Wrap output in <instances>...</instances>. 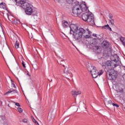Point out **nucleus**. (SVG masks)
Returning <instances> with one entry per match:
<instances>
[{
	"label": "nucleus",
	"instance_id": "f257e3e1",
	"mask_svg": "<svg viewBox=\"0 0 125 125\" xmlns=\"http://www.w3.org/2000/svg\"><path fill=\"white\" fill-rule=\"evenodd\" d=\"M19 3V6L25 9V13L27 15H32V16H37L38 15V11L33 9V5L27 2L26 0H12Z\"/></svg>",
	"mask_w": 125,
	"mask_h": 125
},
{
	"label": "nucleus",
	"instance_id": "f03ea898",
	"mask_svg": "<svg viewBox=\"0 0 125 125\" xmlns=\"http://www.w3.org/2000/svg\"><path fill=\"white\" fill-rule=\"evenodd\" d=\"M82 18L85 22H87L90 25H95L93 15L90 14L87 12L83 13L82 15Z\"/></svg>",
	"mask_w": 125,
	"mask_h": 125
},
{
	"label": "nucleus",
	"instance_id": "7ed1b4c3",
	"mask_svg": "<svg viewBox=\"0 0 125 125\" xmlns=\"http://www.w3.org/2000/svg\"><path fill=\"white\" fill-rule=\"evenodd\" d=\"M72 13L73 16H79V17H81L82 10L80 8V2L78 1L75 2V5L72 9Z\"/></svg>",
	"mask_w": 125,
	"mask_h": 125
},
{
	"label": "nucleus",
	"instance_id": "20e7f679",
	"mask_svg": "<svg viewBox=\"0 0 125 125\" xmlns=\"http://www.w3.org/2000/svg\"><path fill=\"white\" fill-rule=\"evenodd\" d=\"M110 60L113 62H115L116 64H114V68H116L117 66H120L122 62H121V59L117 54L111 55L110 56Z\"/></svg>",
	"mask_w": 125,
	"mask_h": 125
},
{
	"label": "nucleus",
	"instance_id": "39448f33",
	"mask_svg": "<svg viewBox=\"0 0 125 125\" xmlns=\"http://www.w3.org/2000/svg\"><path fill=\"white\" fill-rule=\"evenodd\" d=\"M82 32H83V28H80L76 32L72 33V35H73L74 39H75V40L76 41L81 40V38H83Z\"/></svg>",
	"mask_w": 125,
	"mask_h": 125
},
{
	"label": "nucleus",
	"instance_id": "423d86ee",
	"mask_svg": "<svg viewBox=\"0 0 125 125\" xmlns=\"http://www.w3.org/2000/svg\"><path fill=\"white\" fill-rule=\"evenodd\" d=\"M108 73V76H107V79H108V80L115 81L116 79H117V77H118L117 71L114 70V69H111Z\"/></svg>",
	"mask_w": 125,
	"mask_h": 125
},
{
	"label": "nucleus",
	"instance_id": "0eeeda50",
	"mask_svg": "<svg viewBox=\"0 0 125 125\" xmlns=\"http://www.w3.org/2000/svg\"><path fill=\"white\" fill-rule=\"evenodd\" d=\"M90 69H89V68H88V71H90L92 75V77L94 79H96V78L98 77V70L96 69V67L92 66H91Z\"/></svg>",
	"mask_w": 125,
	"mask_h": 125
},
{
	"label": "nucleus",
	"instance_id": "6e6552de",
	"mask_svg": "<svg viewBox=\"0 0 125 125\" xmlns=\"http://www.w3.org/2000/svg\"><path fill=\"white\" fill-rule=\"evenodd\" d=\"M83 31L82 32V36H83L85 39H89L91 37V32L89 31V29L87 28L85 30L83 28Z\"/></svg>",
	"mask_w": 125,
	"mask_h": 125
},
{
	"label": "nucleus",
	"instance_id": "1a4fd4ad",
	"mask_svg": "<svg viewBox=\"0 0 125 125\" xmlns=\"http://www.w3.org/2000/svg\"><path fill=\"white\" fill-rule=\"evenodd\" d=\"M69 28L70 29V34H74V33H76L79 31V29L78 27V25L76 24H71L69 26Z\"/></svg>",
	"mask_w": 125,
	"mask_h": 125
},
{
	"label": "nucleus",
	"instance_id": "9d476101",
	"mask_svg": "<svg viewBox=\"0 0 125 125\" xmlns=\"http://www.w3.org/2000/svg\"><path fill=\"white\" fill-rule=\"evenodd\" d=\"M80 8L81 10V12H84L88 9V7H87L86 4H85V2H84V3L80 4Z\"/></svg>",
	"mask_w": 125,
	"mask_h": 125
},
{
	"label": "nucleus",
	"instance_id": "9b49d317",
	"mask_svg": "<svg viewBox=\"0 0 125 125\" xmlns=\"http://www.w3.org/2000/svg\"><path fill=\"white\" fill-rule=\"evenodd\" d=\"M111 66H112V62H111L110 61H108L107 62H105L104 65H103V67L104 69H109V67H111Z\"/></svg>",
	"mask_w": 125,
	"mask_h": 125
},
{
	"label": "nucleus",
	"instance_id": "f8f14e48",
	"mask_svg": "<svg viewBox=\"0 0 125 125\" xmlns=\"http://www.w3.org/2000/svg\"><path fill=\"white\" fill-rule=\"evenodd\" d=\"M110 43L107 41H104L102 43V46L103 48H108Z\"/></svg>",
	"mask_w": 125,
	"mask_h": 125
},
{
	"label": "nucleus",
	"instance_id": "ddd939ff",
	"mask_svg": "<svg viewBox=\"0 0 125 125\" xmlns=\"http://www.w3.org/2000/svg\"><path fill=\"white\" fill-rule=\"evenodd\" d=\"M93 50L98 53L101 52V47L99 46H95L93 47Z\"/></svg>",
	"mask_w": 125,
	"mask_h": 125
},
{
	"label": "nucleus",
	"instance_id": "4468645a",
	"mask_svg": "<svg viewBox=\"0 0 125 125\" xmlns=\"http://www.w3.org/2000/svg\"><path fill=\"white\" fill-rule=\"evenodd\" d=\"M80 94H82V92L80 91H72V95H74V96H77Z\"/></svg>",
	"mask_w": 125,
	"mask_h": 125
},
{
	"label": "nucleus",
	"instance_id": "2eb2a0df",
	"mask_svg": "<svg viewBox=\"0 0 125 125\" xmlns=\"http://www.w3.org/2000/svg\"><path fill=\"white\" fill-rule=\"evenodd\" d=\"M58 1L59 4H61V6L62 7H64L66 6V2H64V0H58Z\"/></svg>",
	"mask_w": 125,
	"mask_h": 125
},
{
	"label": "nucleus",
	"instance_id": "dca6fc26",
	"mask_svg": "<svg viewBox=\"0 0 125 125\" xmlns=\"http://www.w3.org/2000/svg\"><path fill=\"white\" fill-rule=\"evenodd\" d=\"M0 8H3L5 10H7V7H6V4L5 3H0Z\"/></svg>",
	"mask_w": 125,
	"mask_h": 125
},
{
	"label": "nucleus",
	"instance_id": "f3484780",
	"mask_svg": "<svg viewBox=\"0 0 125 125\" xmlns=\"http://www.w3.org/2000/svg\"><path fill=\"white\" fill-rule=\"evenodd\" d=\"M64 73L66 75H69L70 77H72V74L70 73V71H69V70H66V69H65L64 70Z\"/></svg>",
	"mask_w": 125,
	"mask_h": 125
},
{
	"label": "nucleus",
	"instance_id": "a211bd4d",
	"mask_svg": "<svg viewBox=\"0 0 125 125\" xmlns=\"http://www.w3.org/2000/svg\"><path fill=\"white\" fill-rule=\"evenodd\" d=\"M13 24H15L16 25V24H20V21L17 20V19H15L14 20H13V21H12Z\"/></svg>",
	"mask_w": 125,
	"mask_h": 125
},
{
	"label": "nucleus",
	"instance_id": "6ab92c4d",
	"mask_svg": "<svg viewBox=\"0 0 125 125\" xmlns=\"http://www.w3.org/2000/svg\"><path fill=\"white\" fill-rule=\"evenodd\" d=\"M11 92H13L14 93H16L17 92V90H9V91L6 93V94L11 93Z\"/></svg>",
	"mask_w": 125,
	"mask_h": 125
},
{
	"label": "nucleus",
	"instance_id": "aec40b11",
	"mask_svg": "<svg viewBox=\"0 0 125 125\" xmlns=\"http://www.w3.org/2000/svg\"><path fill=\"white\" fill-rule=\"evenodd\" d=\"M19 45H20V43L18 41L16 42V43L15 45V48H19Z\"/></svg>",
	"mask_w": 125,
	"mask_h": 125
},
{
	"label": "nucleus",
	"instance_id": "412c9836",
	"mask_svg": "<svg viewBox=\"0 0 125 125\" xmlns=\"http://www.w3.org/2000/svg\"><path fill=\"white\" fill-rule=\"evenodd\" d=\"M114 19H109V24H110V25H114Z\"/></svg>",
	"mask_w": 125,
	"mask_h": 125
},
{
	"label": "nucleus",
	"instance_id": "4be33fe9",
	"mask_svg": "<svg viewBox=\"0 0 125 125\" xmlns=\"http://www.w3.org/2000/svg\"><path fill=\"white\" fill-rule=\"evenodd\" d=\"M67 25H68V22L65 21L63 23H62V26L63 28H66Z\"/></svg>",
	"mask_w": 125,
	"mask_h": 125
},
{
	"label": "nucleus",
	"instance_id": "5701e85b",
	"mask_svg": "<svg viewBox=\"0 0 125 125\" xmlns=\"http://www.w3.org/2000/svg\"><path fill=\"white\" fill-rule=\"evenodd\" d=\"M104 73V71H103V70H101L99 71H98V76H101Z\"/></svg>",
	"mask_w": 125,
	"mask_h": 125
},
{
	"label": "nucleus",
	"instance_id": "b1692460",
	"mask_svg": "<svg viewBox=\"0 0 125 125\" xmlns=\"http://www.w3.org/2000/svg\"><path fill=\"white\" fill-rule=\"evenodd\" d=\"M17 109L19 113H22V112H23V109L22 108L20 107H18Z\"/></svg>",
	"mask_w": 125,
	"mask_h": 125
},
{
	"label": "nucleus",
	"instance_id": "393cba45",
	"mask_svg": "<svg viewBox=\"0 0 125 125\" xmlns=\"http://www.w3.org/2000/svg\"><path fill=\"white\" fill-rule=\"evenodd\" d=\"M109 26L108 24H107V25H105L103 26V29H108V28H109Z\"/></svg>",
	"mask_w": 125,
	"mask_h": 125
},
{
	"label": "nucleus",
	"instance_id": "a878e982",
	"mask_svg": "<svg viewBox=\"0 0 125 125\" xmlns=\"http://www.w3.org/2000/svg\"><path fill=\"white\" fill-rule=\"evenodd\" d=\"M73 0H66V2L70 4V3H72V2H73Z\"/></svg>",
	"mask_w": 125,
	"mask_h": 125
},
{
	"label": "nucleus",
	"instance_id": "bb28decb",
	"mask_svg": "<svg viewBox=\"0 0 125 125\" xmlns=\"http://www.w3.org/2000/svg\"><path fill=\"white\" fill-rule=\"evenodd\" d=\"M15 103L16 106H18V107H20V104L18 103H16L15 102H14Z\"/></svg>",
	"mask_w": 125,
	"mask_h": 125
},
{
	"label": "nucleus",
	"instance_id": "cd10ccee",
	"mask_svg": "<svg viewBox=\"0 0 125 125\" xmlns=\"http://www.w3.org/2000/svg\"><path fill=\"white\" fill-rule=\"evenodd\" d=\"M108 17L109 19H113V15H112V14H109Z\"/></svg>",
	"mask_w": 125,
	"mask_h": 125
},
{
	"label": "nucleus",
	"instance_id": "c85d7f7f",
	"mask_svg": "<svg viewBox=\"0 0 125 125\" xmlns=\"http://www.w3.org/2000/svg\"><path fill=\"white\" fill-rule=\"evenodd\" d=\"M112 105H113V106H115V107H116L117 108H119V105L117 104H116L113 103Z\"/></svg>",
	"mask_w": 125,
	"mask_h": 125
},
{
	"label": "nucleus",
	"instance_id": "c756f323",
	"mask_svg": "<svg viewBox=\"0 0 125 125\" xmlns=\"http://www.w3.org/2000/svg\"><path fill=\"white\" fill-rule=\"evenodd\" d=\"M22 67H23V68H26V66L25 65V62H24V61L22 62Z\"/></svg>",
	"mask_w": 125,
	"mask_h": 125
},
{
	"label": "nucleus",
	"instance_id": "7c9ffc66",
	"mask_svg": "<svg viewBox=\"0 0 125 125\" xmlns=\"http://www.w3.org/2000/svg\"><path fill=\"white\" fill-rule=\"evenodd\" d=\"M108 104H110V105H113V103H112V101H111L110 100L108 101Z\"/></svg>",
	"mask_w": 125,
	"mask_h": 125
},
{
	"label": "nucleus",
	"instance_id": "2f4dec72",
	"mask_svg": "<svg viewBox=\"0 0 125 125\" xmlns=\"http://www.w3.org/2000/svg\"><path fill=\"white\" fill-rule=\"evenodd\" d=\"M22 122H23V123H27V120L26 119H23V120H22Z\"/></svg>",
	"mask_w": 125,
	"mask_h": 125
},
{
	"label": "nucleus",
	"instance_id": "473e14b6",
	"mask_svg": "<svg viewBox=\"0 0 125 125\" xmlns=\"http://www.w3.org/2000/svg\"><path fill=\"white\" fill-rule=\"evenodd\" d=\"M34 121H35V124L36 125H39V123H38V121H37V120H36L34 119Z\"/></svg>",
	"mask_w": 125,
	"mask_h": 125
},
{
	"label": "nucleus",
	"instance_id": "72a5a7b5",
	"mask_svg": "<svg viewBox=\"0 0 125 125\" xmlns=\"http://www.w3.org/2000/svg\"><path fill=\"white\" fill-rule=\"evenodd\" d=\"M107 30H109V31H112V28L111 27H110V26H108Z\"/></svg>",
	"mask_w": 125,
	"mask_h": 125
},
{
	"label": "nucleus",
	"instance_id": "f704fd0d",
	"mask_svg": "<svg viewBox=\"0 0 125 125\" xmlns=\"http://www.w3.org/2000/svg\"><path fill=\"white\" fill-rule=\"evenodd\" d=\"M96 36H97V35H96V34H93V37H97Z\"/></svg>",
	"mask_w": 125,
	"mask_h": 125
},
{
	"label": "nucleus",
	"instance_id": "c9c22d12",
	"mask_svg": "<svg viewBox=\"0 0 125 125\" xmlns=\"http://www.w3.org/2000/svg\"><path fill=\"white\" fill-rule=\"evenodd\" d=\"M12 84L13 87L15 88V83H12Z\"/></svg>",
	"mask_w": 125,
	"mask_h": 125
},
{
	"label": "nucleus",
	"instance_id": "e433bc0d",
	"mask_svg": "<svg viewBox=\"0 0 125 125\" xmlns=\"http://www.w3.org/2000/svg\"><path fill=\"white\" fill-rule=\"evenodd\" d=\"M123 78L125 79V74L124 75Z\"/></svg>",
	"mask_w": 125,
	"mask_h": 125
},
{
	"label": "nucleus",
	"instance_id": "4c0bfd02",
	"mask_svg": "<svg viewBox=\"0 0 125 125\" xmlns=\"http://www.w3.org/2000/svg\"><path fill=\"white\" fill-rule=\"evenodd\" d=\"M27 75H28L30 77V75H29V73H27Z\"/></svg>",
	"mask_w": 125,
	"mask_h": 125
},
{
	"label": "nucleus",
	"instance_id": "58836bf2",
	"mask_svg": "<svg viewBox=\"0 0 125 125\" xmlns=\"http://www.w3.org/2000/svg\"><path fill=\"white\" fill-rule=\"evenodd\" d=\"M63 67H64L65 68V65H62Z\"/></svg>",
	"mask_w": 125,
	"mask_h": 125
},
{
	"label": "nucleus",
	"instance_id": "ea45409f",
	"mask_svg": "<svg viewBox=\"0 0 125 125\" xmlns=\"http://www.w3.org/2000/svg\"><path fill=\"white\" fill-rule=\"evenodd\" d=\"M33 122H34V123H35V119H34Z\"/></svg>",
	"mask_w": 125,
	"mask_h": 125
},
{
	"label": "nucleus",
	"instance_id": "a19ab883",
	"mask_svg": "<svg viewBox=\"0 0 125 125\" xmlns=\"http://www.w3.org/2000/svg\"><path fill=\"white\" fill-rule=\"evenodd\" d=\"M122 91H124V90H123V89H122Z\"/></svg>",
	"mask_w": 125,
	"mask_h": 125
},
{
	"label": "nucleus",
	"instance_id": "79ce46f5",
	"mask_svg": "<svg viewBox=\"0 0 125 125\" xmlns=\"http://www.w3.org/2000/svg\"><path fill=\"white\" fill-rule=\"evenodd\" d=\"M51 82H52V80H51Z\"/></svg>",
	"mask_w": 125,
	"mask_h": 125
},
{
	"label": "nucleus",
	"instance_id": "37998d69",
	"mask_svg": "<svg viewBox=\"0 0 125 125\" xmlns=\"http://www.w3.org/2000/svg\"><path fill=\"white\" fill-rule=\"evenodd\" d=\"M124 109H125V107H124Z\"/></svg>",
	"mask_w": 125,
	"mask_h": 125
}]
</instances>
